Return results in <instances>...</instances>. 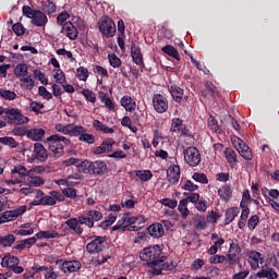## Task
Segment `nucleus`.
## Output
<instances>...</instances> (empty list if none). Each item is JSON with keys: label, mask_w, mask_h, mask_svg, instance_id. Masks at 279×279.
Returning a JSON list of instances; mask_svg holds the SVG:
<instances>
[{"label": "nucleus", "mask_w": 279, "mask_h": 279, "mask_svg": "<svg viewBox=\"0 0 279 279\" xmlns=\"http://www.w3.org/2000/svg\"><path fill=\"white\" fill-rule=\"evenodd\" d=\"M47 141L49 151L53 154V158H60L64 154V147L71 145V140L58 134L47 137Z\"/></svg>", "instance_id": "obj_1"}, {"label": "nucleus", "mask_w": 279, "mask_h": 279, "mask_svg": "<svg viewBox=\"0 0 279 279\" xmlns=\"http://www.w3.org/2000/svg\"><path fill=\"white\" fill-rule=\"evenodd\" d=\"M136 216L132 217L130 214H124L121 220L118 221V223L112 227L113 232L116 230H122V232H125V230H129V232H138L141 230V226H136Z\"/></svg>", "instance_id": "obj_2"}, {"label": "nucleus", "mask_w": 279, "mask_h": 279, "mask_svg": "<svg viewBox=\"0 0 279 279\" xmlns=\"http://www.w3.org/2000/svg\"><path fill=\"white\" fill-rule=\"evenodd\" d=\"M83 173H89L90 175H104L108 171V166L104 161L90 162L85 160L81 163Z\"/></svg>", "instance_id": "obj_3"}, {"label": "nucleus", "mask_w": 279, "mask_h": 279, "mask_svg": "<svg viewBox=\"0 0 279 279\" xmlns=\"http://www.w3.org/2000/svg\"><path fill=\"white\" fill-rule=\"evenodd\" d=\"M4 114L5 121L11 125H25L29 121V118L23 116L21 109L5 108Z\"/></svg>", "instance_id": "obj_4"}, {"label": "nucleus", "mask_w": 279, "mask_h": 279, "mask_svg": "<svg viewBox=\"0 0 279 279\" xmlns=\"http://www.w3.org/2000/svg\"><path fill=\"white\" fill-rule=\"evenodd\" d=\"M160 254L162 252L158 247H146L140 253L141 260L147 263L148 267H154L158 260H160Z\"/></svg>", "instance_id": "obj_5"}, {"label": "nucleus", "mask_w": 279, "mask_h": 279, "mask_svg": "<svg viewBox=\"0 0 279 279\" xmlns=\"http://www.w3.org/2000/svg\"><path fill=\"white\" fill-rule=\"evenodd\" d=\"M68 227L73 230L76 234H82L84 229L82 226H87V228H93V221L89 218H84V216H80L78 218H70L65 221Z\"/></svg>", "instance_id": "obj_6"}, {"label": "nucleus", "mask_w": 279, "mask_h": 279, "mask_svg": "<svg viewBox=\"0 0 279 279\" xmlns=\"http://www.w3.org/2000/svg\"><path fill=\"white\" fill-rule=\"evenodd\" d=\"M99 31L106 38H112L114 34H117V25L114 24V21L110 19L109 16H105L99 23H98Z\"/></svg>", "instance_id": "obj_7"}, {"label": "nucleus", "mask_w": 279, "mask_h": 279, "mask_svg": "<svg viewBox=\"0 0 279 279\" xmlns=\"http://www.w3.org/2000/svg\"><path fill=\"white\" fill-rule=\"evenodd\" d=\"M184 160L189 167H197L202 162V155L197 147H187L184 151Z\"/></svg>", "instance_id": "obj_8"}, {"label": "nucleus", "mask_w": 279, "mask_h": 279, "mask_svg": "<svg viewBox=\"0 0 279 279\" xmlns=\"http://www.w3.org/2000/svg\"><path fill=\"white\" fill-rule=\"evenodd\" d=\"M89 239L92 241L86 245V250L88 254L99 253L104 250L105 247L104 243H106L105 238L94 235V236H90Z\"/></svg>", "instance_id": "obj_9"}, {"label": "nucleus", "mask_w": 279, "mask_h": 279, "mask_svg": "<svg viewBox=\"0 0 279 279\" xmlns=\"http://www.w3.org/2000/svg\"><path fill=\"white\" fill-rule=\"evenodd\" d=\"M25 213H27V206L22 205L15 209L7 210V211L2 213V219L5 223H8V221H16V219H19V217L25 215Z\"/></svg>", "instance_id": "obj_10"}, {"label": "nucleus", "mask_w": 279, "mask_h": 279, "mask_svg": "<svg viewBox=\"0 0 279 279\" xmlns=\"http://www.w3.org/2000/svg\"><path fill=\"white\" fill-rule=\"evenodd\" d=\"M153 106L156 112H159V114H162L169 110V101L161 94H156L153 96Z\"/></svg>", "instance_id": "obj_11"}, {"label": "nucleus", "mask_w": 279, "mask_h": 279, "mask_svg": "<svg viewBox=\"0 0 279 279\" xmlns=\"http://www.w3.org/2000/svg\"><path fill=\"white\" fill-rule=\"evenodd\" d=\"M241 258V246L236 244L235 242H232L230 244V250L227 255V260L230 263V265H236L239 264V259Z\"/></svg>", "instance_id": "obj_12"}, {"label": "nucleus", "mask_w": 279, "mask_h": 279, "mask_svg": "<svg viewBox=\"0 0 279 279\" xmlns=\"http://www.w3.org/2000/svg\"><path fill=\"white\" fill-rule=\"evenodd\" d=\"M167 180L170 184H173V185L180 182V166L172 165L168 168Z\"/></svg>", "instance_id": "obj_13"}, {"label": "nucleus", "mask_w": 279, "mask_h": 279, "mask_svg": "<svg viewBox=\"0 0 279 279\" xmlns=\"http://www.w3.org/2000/svg\"><path fill=\"white\" fill-rule=\"evenodd\" d=\"M56 202H62V194L58 191H52L50 195L41 197L43 206H56Z\"/></svg>", "instance_id": "obj_14"}, {"label": "nucleus", "mask_w": 279, "mask_h": 279, "mask_svg": "<svg viewBox=\"0 0 279 279\" xmlns=\"http://www.w3.org/2000/svg\"><path fill=\"white\" fill-rule=\"evenodd\" d=\"M34 154L36 160H39V162H46L49 158V154H47V148L40 143L34 144Z\"/></svg>", "instance_id": "obj_15"}, {"label": "nucleus", "mask_w": 279, "mask_h": 279, "mask_svg": "<svg viewBox=\"0 0 279 279\" xmlns=\"http://www.w3.org/2000/svg\"><path fill=\"white\" fill-rule=\"evenodd\" d=\"M147 230H148V234H150L153 239H160L165 236V228L160 222L150 225Z\"/></svg>", "instance_id": "obj_16"}, {"label": "nucleus", "mask_w": 279, "mask_h": 279, "mask_svg": "<svg viewBox=\"0 0 279 279\" xmlns=\"http://www.w3.org/2000/svg\"><path fill=\"white\" fill-rule=\"evenodd\" d=\"M32 19V24L36 27H45L47 25V15L40 10H35V13Z\"/></svg>", "instance_id": "obj_17"}, {"label": "nucleus", "mask_w": 279, "mask_h": 279, "mask_svg": "<svg viewBox=\"0 0 279 279\" xmlns=\"http://www.w3.org/2000/svg\"><path fill=\"white\" fill-rule=\"evenodd\" d=\"M256 278L276 279L278 278V272L274 268L264 265L262 266V270L256 274Z\"/></svg>", "instance_id": "obj_18"}, {"label": "nucleus", "mask_w": 279, "mask_h": 279, "mask_svg": "<svg viewBox=\"0 0 279 279\" xmlns=\"http://www.w3.org/2000/svg\"><path fill=\"white\" fill-rule=\"evenodd\" d=\"M112 145H114V140L107 138L102 144L94 149V154L99 156L100 154H106V151H112Z\"/></svg>", "instance_id": "obj_19"}, {"label": "nucleus", "mask_w": 279, "mask_h": 279, "mask_svg": "<svg viewBox=\"0 0 279 279\" xmlns=\"http://www.w3.org/2000/svg\"><path fill=\"white\" fill-rule=\"evenodd\" d=\"M248 257L251 258L250 260V265H251V268L256 270L258 269L259 266V263L260 265H263V255L256 251H252L248 255Z\"/></svg>", "instance_id": "obj_20"}, {"label": "nucleus", "mask_w": 279, "mask_h": 279, "mask_svg": "<svg viewBox=\"0 0 279 279\" xmlns=\"http://www.w3.org/2000/svg\"><path fill=\"white\" fill-rule=\"evenodd\" d=\"M19 263H21L19 257L12 256V255H5L2 258L1 267H5L7 269H12V268L16 267V265H19Z\"/></svg>", "instance_id": "obj_21"}, {"label": "nucleus", "mask_w": 279, "mask_h": 279, "mask_svg": "<svg viewBox=\"0 0 279 279\" xmlns=\"http://www.w3.org/2000/svg\"><path fill=\"white\" fill-rule=\"evenodd\" d=\"M62 31L65 32L68 38H70V40H75L77 38V28H75V26H73V23L71 22H65L62 26Z\"/></svg>", "instance_id": "obj_22"}, {"label": "nucleus", "mask_w": 279, "mask_h": 279, "mask_svg": "<svg viewBox=\"0 0 279 279\" xmlns=\"http://www.w3.org/2000/svg\"><path fill=\"white\" fill-rule=\"evenodd\" d=\"M80 267H81V264L77 260L65 262L62 264L61 270L64 274H73V272L77 271V269H80Z\"/></svg>", "instance_id": "obj_23"}, {"label": "nucleus", "mask_w": 279, "mask_h": 279, "mask_svg": "<svg viewBox=\"0 0 279 279\" xmlns=\"http://www.w3.org/2000/svg\"><path fill=\"white\" fill-rule=\"evenodd\" d=\"M121 106L125 108L128 112H132L133 110H136V102L134 99L130 96H124L120 100Z\"/></svg>", "instance_id": "obj_24"}, {"label": "nucleus", "mask_w": 279, "mask_h": 279, "mask_svg": "<svg viewBox=\"0 0 279 279\" xmlns=\"http://www.w3.org/2000/svg\"><path fill=\"white\" fill-rule=\"evenodd\" d=\"M27 138H31V141H41L45 136V130L44 129H33L27 131L26 133Z\"/></svg>", "instance_id": "obj_25"}, {"label": "nucleus", "mask_w": 279, "mask_h": 279, "mask_svg": "<svg viewBox=\"0 0 279 279\" xmlns=\"http://www.w3.org/2000/svg\"><path fill=\"white\" fill-rule=\"evenodd\" d=\"M131 56L135 64H143V53H141V48L134 44L131 46Z\"/></svg>", "instance_id": "obj_26"}, {"label": "nucleus", "mask_w": 279, "mask_h": 279, "mask_svg": "<svg viewBox=\"0 0 279 279\" xmlns=\"http://www.w3.org/2000/svg\"><path fill=\"white\" fill-rule=\"evenodd\" d=\"M169 90H170V94L172 95V99H174V101L180 104V101H182V97H184V90L180 88V86L178 85L171 86Z\"/></svg>", "instance_id": "obj_27"}, {"label": "nucleus", "mask_w": 279, "mask_h": 279, "mask_svg": "<svg viewBox=\"0 0 279 279\" xmlns=\"http://www.w3.org/2000/svg\"><path fill=\"white\" fill-rule=\"evenodd\" d=\"M240 156L244 158V160H252L254 158V155L252 154V149H250V146H247L245 143L241 145V147H238V150Z\"/></svg>", "instance_id": "obj_28"}, {"label": "nucleus", "mask_w": 279, "mask_h": 279, "mask_svg": "<svg viewBox=\"0 0 279 279\" xmlns=\"http://www.w3.org/2000/svg\"><path fill=\"white\" fill-rule=\"evenodd\" d=\"M29 71V68L27 66L26 63H20L15 66L14 69V75L15 77H27V73Z\"/></svg>", "instance_id": "obj_29"}, {"label": "nucleus", "mask_w": 279, "mask_h": 279, "mask_svg": "<svg viewBox=\"0 0 279 279\" xmlns=\"http://www.w3.org/2000/svg\"><path fill=\"white\" fill-rule=\"evenodd\" d=\"M218 195L223 202H229V199L232 197V187H230V185L222 186L220 190H218Z\"/></svg>", "instance_id": "obj_30"}, {"label": "nucleus", "mask_w": 279, "mask_h": 279, "mask_svg": "<svg viewBox=\"0 0 279 279\" xmlns=\"http://www.w3.org/2000/svg\"><path fill=\"white\" fill-rule=\"evenodd\" d=\"M189 201L187 199H181L178 206L179 213H181L182 219H186L189 215H191V210H189Z\"/></svg>", "instance_id": "obj_31"}, {"label": "nucleus", "mask_w": 279, "mask_h": 279, "mask_svg": "<svg viewBox=\"0 0 279 279\" xmlns=\"http://www.w3.org/2000/svg\"><path fill=\"white\" fill-rule=\"evenodd\" d=\"M161 51L163 53H167V56H170V58H174V60H180V53L178 52V49L171 45H167L161 48Z\"/></svg>", "instance_id": "obj_32"}, {"label": "nucleus", "mask_w": 279, "mask_h": 279, "mask_svg": "<svg viewBox=\"0 0 279 279\" xmlns=\"http://www.w3.org/2000/svg\"><path fill=\"white\" fill-rule=\"evenodd\" d=\"M104 217V215H101V211L98 210H89L87 213V216H84V219H89V221H92L93 227L95 226V221H100V219Z\"/></svg>", "instance_id": "obj_33"}, {"label": "nucleus", "mask_w": 279, "mask_h": 279, "mask_svg": "<svg viewBox=\"0 0 279 279\" xmlns=\"http://www.w3.org/2000/svg\"><path fill=\"white\" fill-rule=\"evenodd\" d=\"M14 241H16L14 234H7L0 236V243L1 245H3V247H12V245H14Z\"/></svg>", "instance_id": "obj_34"}, {"label": "nucleus", "mask_w": 279, "mask_h": 279, "mask_svg": "<svg viewBox=\"0 0 279 279\" xmlns=\"http://www.w3.org/2000/svg\"><path fill=\"white\" fill-rule=\"evenodd\" d=\"M36 236L37 239H58L60 233L56 231H39Z\"/></svg>", "instance_id": "obj_35"}, {"label": "nucleus", "mask_w": 279, "mask_h": 279, "mask_svg": "<svg viewBox=\"0 0 279 279\" xmlns=\"http://www.w3.org/2000/svg\"><path fill=\"white\" fill-rule=\"evenodd\" d=\"M86 132V129L84 126H77L74 124H70V129L68 131V134L70 136H82V133Z\"/></svg>", "instance_id": "obj_36"}, {"label": "nucleus", "mask_w": 279, "mask_h": 279, "mask_svg": "<svg viewBox=\"0 0 279 279\" xmlns=\"http://www.w3.org/2000/svg\"><path fill=\"white\" fill-rule=\"evenodd\" d=\"M194 226L196 230H204L207 226L206 218L204 216L196 215L194 217Z\"/></svg>", "instance_id": "obj_37"}, {"label": "nucleus", "mask_w": 279, "mask_h": 279, "mask_svg": "<svg viewBox=\"0 0 279 279\" xmlns=\"http://www.w3.org/2000/svg\"><path fill=\"white\" fill-rule=\"evenodd\" d=\"M41 10L46 12V14H53V12H56L57 10V7H56V3L49 0H46L43 2Z\"/></svg>", "instance_id": "obj_38"}, {"label": "nucleus", "mask_w": 279, "mask_h": 279, "mask_svg": "<svg viewBox=\"0 0 279 279\" xmlns=\"http://www.w3.org/2000/svg\"><path fill=\"white\" fill-rule=\"evenodd\" d=\"M225 156L230 165H235L236 162V153L232 148L225 149Z\"/></svg>", "instance_id": "obj_39"}, {"label": "nucleus", "mask_w": 279, "mask_h": 279, "mask_svg": "<svg viewBox=\"0 0 279 279\" xmlns=\"http://www.w3.org/2000/svg\"><path fill=\"white\" fill-rule=\"evenodd\" d=\"M0 97L7 99V101H13V99H16V93L10 89H0Z\"/></svg>", "instance_id": "obj_40"}, {"label": "nucleus", "mask_w": 279, "mask_h": 279, "mask_svg": "<svg viewBox=\"0 0 279 279\" xmlns=\"http://www.w3.org/2000/svg\"><path fill=\"white\" fill-rule=\"evenodd\" d=\"M167 257L161 256L159 260H162L160 264L162 271H173L175 269V264L173 262H165Z\"/></svg>", "instance_id": "obj_41"}, {"label": "nucleus", "mask_w": 279, "mask_h": 279, "mask_svg": "<svg viewBox=\"0 0 279 279\" xmlns=\"http://www.w3.org/2000/svg\"><path fill=\"white\" fill-rule=\"evenodd\" d=\"M239 217V208H229L226 213V220L228 223H231V221H234Z\"/></svg>", "instance_id": "obj_42"}, {"label": "nucleus", "mask_w": 279, "mask_h": 279, "mask_svg": "<svg viewBox=\"0 0 279 279\" xmlns=\"http://www.w3.org/2000/svg\"><path fill=\"white\" fill-rule=\"evenodd\" d=\"M205 87L207 89V92L209 93L210 97H219V92L217 90V87L215 86V84H213V82L207 81L205 83Z\"/></svg>", "instance_id": "obj_43"}, {"label": "nucleus", "mask_w": 279, "mask_h": 279, "mask_svg": "<svg viewBox=\"0 0 279 279\" xmlns=\"http://www.w3.org/2000/svg\"><path fill=\"white\" fill-rule=\"evenodd\" d=\"M136 175L142 180V182H148V180H151V171L149 170H137Z\"/></svg>", "instance_id": "obj_44"}, {"label": "nucleus", "mask_w": 279, "mask_h": 279, "mask_svg": "<svg viewBox=\"0 0 279 279\" xmlns=\"http://www.w3.org/2000/svg\"><path fill=\"white\" fill-rule=\"evenodd\" d=\"M53 77L57 84H64V82H66V76L64 75V72L60 69L54 70Z\"/></svg>", "instance_id": "obj_45"}, {"label": "nucleus", "mask_w": 279, "mask_h": 279, "mask_svg": "<svg viewBox=\"0 0 279 279\" xmlns=\"http://www.w3.org/2000/svg\"><path fill=\"white\" fill-rule=\"evenodd\" d=\"M78 141L87 143L88 145H93V143H95V135L83 132L82 135L78 137Z\"/></svg>", "instance_id": "obj_46"}, {"label": "nucleus", "mask_w": 279, "mask_h": 279, "mask_svg": "<svg viewBox=\"0 0 279 279\" xmlns=\"http://www.w3.org/2000/svg\"><path fill=\"white\" fill-rule=\"evenodd\" d=\"M0 143H2V145H9V147L12 148L19 147V143H16L14 137H0Z\"/></svg>", "instance_id": "obj_47"}, {"label": "nucleus", "mask_w": 279, "mask_h": 279, "mask_svg": "<svg viewBox=\"0 0 279 279\" xmlns=\"http://www.w3.org/2000/svg\"><path fill=\"white\" fill-rule=\"evenodd\" d=\"M45 184V179L40 177H31L28 180V186H43Z\"/></svg>", "instance_id": "obj_48"}, {"label": "nucleus", "mask_w": 279, "mask_h": 279, "mask_svg": "<svg viewBox=\"0 0 279 279\" xmlns=\"http://www.w3.org/2000/svg\"><path fill=\"white\" fill-rule=\"evenodd\" d=\"M186 198L187 202H191L192 204H196L199 201V194L198 193H193V192H185L183 194Z\"/></svg>", "instance_id": "obj_49"}, {"label": "nucleus", "mask_w": 279, "mask_h": 279, "mask_svg": "<svg viewBox=\"0 0 279 279\" xmlns=\"http://www.w3.org/2000/svg\"><path fill=\"white\" fill-rule=\"evenodd\" d=\"M109 62L113 69H119V66H121V59L114 53L109 54Z\"/></svg>", "instance_id": "obj_50"}, {"label": "nucleus", "mask_w": 279, "mask_h": 279, "mask_svg": "<svg viewBox=\"0 0 279 279\" xmlns=\"http://www.w3.org/2000/svg\"><path fill=\"white\" fill-rule=\"evenodd\" d=\"M207 125L211 132H219V124L217 123L215 117L210 116L208 118Z\"/></svg>", "instance_id": "obj_51"}, {"label": "nucleus", "mask_w": 279, "mask_h": 279, "mask_svg": "<svg viewBox=\"0 0 279 279\" xmlns=\"http://www.w3.org/2000/svg\"><path fill=\"white\" fill-rule=\"evenodd\" d=\"M82 95L87 99V101H90V104H95L97 101V96L93 93L90 89H83Z\"/></svg>", "instance_id": "obj_52"}, {"label": "nucleus", "mask_w": 279, "mask_h": 279, "mask_svg": "<svg viewBox=\"0 0 279 279\" xmlns=\"http://www.w3.org/2000/svg\"><path fill=\"white\" fill-rule=\"evenodd\" d=\"M192 178L195 180V182H201V184H208V177H206L205 173L195 172Z\"/></svg>", "instance_id": "obj_53"}, {"label": "nucleus", "mask_w": 279, "mask_h": 279, "mask_svg": "<svg viewBox=\"0 0 279 279\" xmlns=\"http://www.w3.org/2000/svg\"><path fill=\"white\" fill-rule=\"evenodd\" d=\"M162 263V259L157 260V263L154 266H148L151 270L153 276H160L162 274V266H160Z\"/></svg>", "instance_id": "obj_54"}, {"label": "nucleus", "mask_w": 279, "mask_h": 279, "mask_svg": "<svg viewBox=\"0 0 279 279\" xmlns=\"http://www.w3.org/2000/svg\"><path fill=\"white\" fill-rule=\"evenodd\" d=\"M12 173H19L22 178H27L29 175V171L26 170L24 166H16L13 170Z\"/></svg>", "instance_id": "obj_55"}, {"label": "nucleus", "mask_w": 279, "mask_h": 279, "mask_svg": "<svg viewBox=\"0 0 279 279\" xmlns=\"http://www.w3.org/2000/svg\"><path fill=\"white\" fill-rule=\"evenodd\" d=\"M162 206H167L168 208H177L178 207V201L171 199V198H163L160 201Z\"/></svg>", "instance_id": "obj_56"}, {"label": "nucleus", "mask_w": 279, "mask_h": 279, "mask_svg": "<svg viewBox=\"0 0 279 279\" xmlns=\"http://www.w3.org/2000/svg\"><path fill=\"white\" fill-rule=\"evenodd\" d=\"M77 75H78V80L86 82V80H88V69H86L84 66L78 68Z\"/></svg>", "instance_id": "obj_57"}, {"label": "nucleus", "mask_w": 279, "mask_h": 279, "mask_svg": "<svg viewBox=\"0 0 279 279\" xmlns=\"http://www.w3.org/2000/svg\"><path fill=\"white\" fill-rule=\"evenodd\" d=\"M62 194L65 196V197H70L71 199H73L74 197L77 196V191L73 187H68V189H63L62 190Z\"/></svg>", "instance_id": "obj_58"}, {"label": "nucleus", "mask_w": 279, "mask_h": 279, "mask_svg": "<svg viewBox=\"0 0 279 279\" xmlns=\"http://www.w3.org/2000/svg\"><path fill=\"white\" fill-rule=\"evenodd\" d=\"M12 29H13L14 34H16V36H23V34H25V27L21 23H15L12 26Z\"/></svg>", "instance_id": "obj_59"}, {"label": "nucleus", "mask_w": 279, "mask_h": 279, "mask_svg": "<svg viewBox=\"0 0 279 279\" xmlns=\"http://www.w3.org/2000/svg\"><path fill=\"white\" fill-rule=\"evenodd\" d=\"M38 94L40 95V97H44V99H52L53 98V95H51V93H49L47 90V87H45V86H39Z\"/></svg>", "instance_id": "obj_60"}, {"label": "nucleus", "mask_w": 279, "mask_h": 279, "mask_svg": "<svg viewBox=\"0 0 279 279\" xmlns=\"http://www.w3.org/2000/svg\"><path fill=\"white\" fill-rule=\"evenodd\" d=\"M43 108H45V105L37 101L31 102V106H29V110H32V112H35L36 114H38L40 110H43Z\"/></svg>", "instance_id": "obj_61"}, {"label": "nucleus", "mask_w": 279, "mask_h": 279, "mask_svg": "<svg viewBox=\"0 0 279 279\" xmlns=\"http://www.w3.org/2000/svg\"><path fill=\"white\" fill-rule=\"evenodd\" d=\"M258 215H254L248 219L247 226L250 230H255L256 226H258Z\"/></svg>", "instance_id": "obj_62"}, {"label": "nucleus", "mask_w": 279, "mask_h": 279, "mask_svg": "<svg viewBox=\"0 0 279 279\" xmlns=\"http://www.w3.org/2000/svg\"><path fill=\"white\" fill-rule=\"evenodd\" d=\"M209 263L217 264V263H228V257L223 255H215L209 258Z\"/></svg>", "instance_id": "obj_63"}, {"label": "nucleus", "mask_w": 279, "mask_h": 279, "mask_svg": "<svg viewBox=\"0 0 279 279\" xmlns=\"http://www.w3.org/2000/svg\"><path fill=\"white\" fill-rule=\"evenodd\" d=\"M240 206L242 208L241 219L242 221H247V217H250V207L244 203H241Z\"/></svg>", "instance_id": "obj_64"}]
</instances>
